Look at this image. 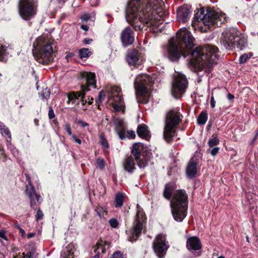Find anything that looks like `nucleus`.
Masks as SVG:
<instances>
[{"label": "nucleus", "mask_w": 258, "mask_h": 258, "mask_svg": "<svg viewBox=\"0 0 258 258\" xmlns=\"http://www.w3.org/2000/svg\"><path fill=\"white\" fill-rule=\"evenodd\" d=\"M194 38L186 28L180 29L176 36L169 40L167 47V57L172 61L179 60L181 56H189V62L195 69L201 70L205 67H210L216 63L218 58L217 47L207 45L204 47L194 46Z\"/></svg>", "instance_id": "1"}, {"label": "nucleus", "mask_w": 258, "mask_h": 258, "mask_svg": "<svg viewBox=\"0 0 258 258\" xmlns=\"http://www.w3.org/2000/svg\"><path fill=\"white\" fill-rule=\"evenodd\" d=\"M163 6L162 0H130L126 9V20L134 24L140 21L154 33L161 32L164 20Z\"/></svg>", "instance_id": "2"}, {"label": "nucleus", "mask_w": 258, "mask_h": 258, "mask_svg": "<svg viewBox=\"0 0 258 258\" xmlns=\"http://www.w3.org/2000/svg\"><path fill=\"white\" fill-rule=\"evenodd\" d=\"M33 46V54L37 62L48 64L53 61L54 50L49 40L40 36L35 40Z\"/></svg>", "instance_id": "3"}, {"label": "nucleus", "mask_w": 258, "mask_h": 258, "mask_svg": "<svg viewBox=\"0 0 258 258\" xmlns=\"http://www.w3.org/2000/svg\"><path fill=\"white\" fill-rule=\"evenodd\" d=\"M203 9H200L195 15L194 24L198 26L200 23H203L204 25L208 26V28L212 27L220 26L222 24L226 21L225 14L221 12L215 11H207L206 14Z\"/></svg>", "instance_id": "4"}, {"label": "nucleus", "mask_w": 258, "mask_h": 258, "mask_svg": "<svg viewBox=\"0 0 258 258\" xmlns=\"http://www.w3.org/2000/svg\"><path fill=\"white\" fill-rule=\"evenodd\" d=\"M187 195L185 190H177L170 202L171 212L174 219L181 222L187 215Z\"/></svg>", "instance_id": "5"}, {"label": "nucleus", "mask_w": 258, "mask_h": 258, "mask_svg": "<svg viewBox=\"0 0 258 258\" xmlns=\"http://www.w3.org/2000/svg\"><path fill=\"white\" fill-rule=\"evenodd\" d=\"M80 78L85 84L81 85L80 91L69 93L68 99L69 102H71L75 105H78L81 102L82 104L84 106L87 102L85 93L90 90L89 87L96 88L95 75L91 72H83L80 73Z\"/></svg>", "instance_id": "6"}, {"label": "nucleus", "mask_w": 258, "mask_h": 258, "mask_svg": "<svg viewBox=\"0 0 258 258\" xmlns=\"http://www.w3.org/2000/svg\"><path fill=\"white\" fill-rule=\"evenodd\" d=\"M152 82V78L146 74L137 76L134 86L136 90L137 99L139 102L146 104L149 101V93L148 88Z\"/></svg>", "instance_id": "7"}, {"label": "nucleus", "mask_w": 258, "mask_h": 258, "mask_svg": "<svg viewBox=\"0 0 258 258\" xmlns=\"http://www.w3.org/2000/svg\"><path fill=\"white\" fill-rule=\"evenodd\" d=\"M182 115L178 109L170 110L166 115L163 135L165 140L170 142L175 134V127L181 121Z\"/></svg>", "instance_id": "8"}, {"label": "nucleus", "mask_w": 258, "mask_h": 258, "mask_svg": "<svg viewBox=\"0 0 258 258\" xmlns=\"http://www.w3.org/2000/svg\"><path fill=\"white\" fill-rule=\"evenodd\" d=\"M37 5L35 0H20L19 13L22 19L29 20L36 14Z\"/></svg>", "instance_id": "9"}, {"label": "nucleus", "mask_w": 258, "mask_h": 258, "mask_svg": "<svg viewBox=\"0 0 258 258\" xmlns=\"http://www.w3.org/2000/svg\"><path fill=\"white\" fill-rule=\"evenodd\" d=\"M187 86V81L182 74H178L172 82V93L173 96L178 98L185 91Z\"/></svg>", "instance_id": "10"}, {"label": "nucleus", "mask_w": 258, "mask_h": 258, "mask_svg": "<svg viewBox=\"0 0 258 258\" xmlns=\"http://www.w3.org/2000/svg\"><path fill=\"white\" fill-rule=\"evenodd\" d=\"M145 219L144 212L141 209H139L137 212L136 221L133 227V230L128 237L130 241L133 242L138 239L143 230V222Z\"/></svg>", "instance_id": "11"}, {"label": "nucleus", "mask_w": 258, "mask_h": 258, "mask_svg": "<svg viewBox=\"0 0 258 258\" xmlns=\"http://www.w3.org/2000/svg\"><path fill=\"white\" fill-rule=\"evenodd\" d=\"M236 35L237 30L233 28L227 29L222 32L220 42L224 48L229 50L235 47Z\"/></svg>", "instance_id": "12"}, {"label": "nucleus", "mask_w": 258, "mask_h": 258, "mask_svg": "<svg viewBox=\"0 0 258 258\" xmlns=\"http://www.w3.org/2000/svg\"><path fill=\"white\" fill-rule=\"evenodd\" d=\"M109 100L112 101L113 107L115 110L117 111H123L124 103L120 87L113 86L111 88V93Z\"/></svg>", "instance_id": "13"}, {"label": "nucleus", "mask_w": 258, "mask_h": 258, "mask_svg": "<svg viewBox=\"0 0 258 258\" xmlns=\"http://www.w3.org/2000/svg\"><path fill=\"white\" fill-rule=\"evenodd\" d=\"M153 247L154 252L159 258L164 257L169 248L165 236L163 234L158 235L154 240Z\"/></svg>", "instance_id": "14"}, {"label": "nucleus", "mask_w": 258, "mask_h": 258, "mask_svg": "<svg viewBox=\"0 0 258 258\" xmlns=\"http://www.w3.org/2000/svg\"><path fill=\"white\" fill-rule=\"evenodd\" d=\"M143 148V145L140 143H135L132 148V152L134 155L138 166L140 168H145L149 161V157L144 154H141V151Z\"/></svg>", "instance_id": "15"}, {"label": "nucleus", "mask_w": 258, "mask_h": 258, "mask_svg": "<svg viewBox=\"0 0 258 258\" xmlns=\"http://www.w3.org/2000/svg\"><path fill=\"white\" fill-rule=\"evenodd\" d=\"M121 40L124 46L131 45L134 42V33L130 27H126L121 33Z\"/></svg>", "instance_id": "16"}, {"label": "nucleus", "mask_w": 258, "mask_h": 258, "mask_svg": "<svg viewBox=\"0 0 258 258\" xmlns=\"http://www.w3.org/2000/svg\"><path fill=\"white\" fill-rule=\"evenodd\" d=\"M199 163V159L195 156L189 161L186 169L187 177L192 178L195 176L198 172L197 166Z\"/></svg>", "instance_id": "17"}, {"label": "nucleus", "mask_w": 258, "mask_h": 258, "mask_svg": "<svg viewBox=\"0 0 258 258\" xmlns=\"http://www.w3.org/2000/svg\"><path fill=\"white\" fill-rule=\"evenodd\" d=\"M126 59L130 66L140 65L142 62L139 53L136 49L129 50L127 51Z\"/></svg>", "instance_id": "18"}, {"label": "nucleus", "mask_w": 258, "mask_h": 258, "mask_svg": "<svg viewBox=\"0 0 258 258\" xmlns=\"http://www.w3.org/2000/svg\"><path fill=\"white\" fill-rule=\"evenodd\" d=\"M114 123L116 132L119 138L121 140L124 139L125 138V122L122 119L117 118L115 119Z\"/></svg>", "instance_id": "19"}, {"label": "nucleus", "mask_w": 258, "mask_h": 258, "mask_svg": "<svg viewBox=\"0 0 258 258\" xmlns=\"http://www.w3.org/2000/svg\"><path fill=\"white\" fill-rule=\"evenodd\" d=\"M186 247L190 251L200 249L202 246L200 239L196 236L188 238L186 241Z\"/></svg>", "instance_id": "20"}, {"label": "nucleus", "mask_w": 258, "mask_h": 258, "mask_svg": "<svg viewBox=\"0 0 258 258\" xmlns=\"http://www.w3.org/2000/svg\"><path fill=\"white\" fill-rule=\"evenodd\" d=\"M190 10L187 7L183 6L177 11V19L179 21L185 22L189 18Z\"/></svg>", "instance_id": "21"}, {"label": "nucleus", "mask_w": 258, "mask_h": 258, "mask_svg": "<svg viewBox=\"0 0 258 258\" xmlns=\"http://www.w3.org/2000/svg\"><path fill=\"white\" fill-rule=\"evenodd\" d=\"M107 247H108V242L102 240L98 241L93 247L94 251L96 253L94 258H99L100 252L104 253Z\"/></svg>", "instance_id": "22"}, {"label": "nucleus", "mask_w": 258, "mask_h": 258, "mask_svg": "<svg viewBox=\"0 0 258 258\" xmlns=\"http://www.w3.org/2000/svg\"><path fill=\"white\" fill-rule=\"evenodd\" d=\"M137 134L141 138L149 141L151 138V135L147 125L144 124H140L137 128Z\"/></svg>", "instance_id": "23"}, {"label": "nucleus", "mask_w": 258, "mask_h": 258, "mask_svg": "<svg viewBox=\"0 0 258 258\" xmlns=\"http://www.w3.org/2000/svg\"><path fill=\"white\" fill-rule=\"evenodd\" d=\"M176 188V185L174 183L169 182L165 186L163 191V196L167 200H171L173 191Z\"/></svg>", "instance_id": "24"}, {"label": "nucleus", "mask_w": 258, "mask_h": 258, "mask_svg": "<svg viewBox=\"0 0 258 258\" xmlns=\"http://www.w3.org/2000/svg\"><path fill=\"white\" fill-rule=\"evenodd\" d=\"M123 167L124 170L129 173H132L135 169V163L132 157H127L124 161Z\"/></svg>", "instance_id": "25"}, {"label": "nucleus", "mask_w": 258, "mask_h": 258, "mask_svg": "<svg viewBox=\"0 0 258 258\" xmlns=\"http://www.w3.org/2000/svg\"><path fill=\"white\" fill-rule=\"evenodd\" d=\"M75 250L74 245L73 244H69L62 251L61 255L63 258H74Z\"/></svg>", "instance_id": "26"}, {"label": "nucleus", "mask_w": 258, "mask_h": 258, "mask_svg": "<svg viewBox=\"0 0 258 258\" xmlns=\"http://www.w3.org/2000/svg\"><path fill=\"white\" fill-rule=\"evenodd\" d=\"M25 192L30 199H33L35 196L37 194L31 181L29 180V184L26 186Z\"/></svg>", "instance_id": "27"}, {"label": "nucleus", "mask_w": 258, "mask_h": 258, "mask_svg": "<svg viewBox=\"0 0 258 258\" xmlns=\"http://www.w3.org/2000/svg\"><path fill=\"white\" fill-rule=\"evenodd\" d=\"M235 47L242 49L246 45V41L244 37H241L238 36V32L237 31V35L235 40Z\"/></svg>", "instance_id": "28"}, {"label": "nucleus", "mask_w": 258, "mask_h": 258, "mask_svg": "<svg viewBox=\"0 0 258 258\" xmlns=\"http://www.w3.org/2000/svg\"><path fill=\"white\" fill-rule=\"evenodd\" d=\"M20 257L18 255L15 256L14 258H37V253L36 252V250L34 248H32L31 250H29L26 254L24 252L22 253H19Z\"/></svg>", "instance_id": "29"}, {"label": "nucleus", "mask_w": 258, "mask_h": 258, "mask_svg": "<svg viewBox=\"0 0 258 258\" xmlns=\"http://www.w3.org/2000/svg\"><path fill=\"white\" fill-rule=\"evenodd\" d=\"M124 194L118 192L115 196V207H120L122 206L124 201Z\"/></svg>", "instance_id": "30"}, {"label": "nucleus", "mask_w": 258, "mask_h": 258, "mask_svg": "<svg viewBox=\"0 0 258 258\" xmlns=\"http://www.w3.org/2000/svg\"><path fill=\"white\" fill-rule=\"evenodd\" d=\"M0 131L3 136H7L9 139H11L10 130L3 123H0Z\"/></svg>", "instance_id": "31"}, {"label": "nucleus", "mask_w": 258, "mask_h": 258, "mask_svg": "<svg viewBox=\"0 0 258 258\" xmlns=\"http://www.w3.org/2000/svg\"><path fill=\"white\" fill-rule=\"evenodd\" d=\"M9 46L6 44H0V61H4L5 60V56L7 54V50Z\"/></svg>", "instance_id": "32"}, {"label": "nucleus", "mask_w": 258, "mask_h": 258, "mask_svg": "<svg viewBox=\"0 0 258 258\" xmlns=\"http://www.w3.org/2000/svg\"><path fill=\"white\" fill-rule=\"evenodd\" d=\"M50 94V90L47 87L43 88L42 90L39 92V96L43 100L47 99L49 97Z\"/></svg>", "instance_id": "33"}, {"label": "nucleus", "mask_w": 258, "mask_h": 258, "mask_svg": "<svg viewBox=\"0 0 258 258\" xmlns=\"http://www.w3.org/2000/svg\"><path fill=\"white\" fill-rule=\"evenodd\" d=\"M208 119V115L206 112H202L198 118V122L200 124H204L206 123Z\"/></svg>", "instance_id": "34"}, {"label": "nucleus", "mask_w": 258, "mask_h": 258, "mask_svg": "<svg viewBox=\"0 0 258 258\" xmlns=\"http://www.w3.org/2000/svg\"><path fill=\"white\" fill-rule=\"evenodd\" d=\"M79 53L81 58H87L92 54L91 51L88 48H82L80 49Z\"/></svg>", "instance_id": "35"}, {"label": "nucleus", "mask_w": 258, "mask_h": 258, "mask_svg": "<svg viewBox=\"0 0 258 258\" xmlns=\"http://www.w3.org/2000/svg\"><path fill=\"white\" fill-rule=\"evenodd\" d=\"M219 139L217 137H215L209 140L208 142V145L209 147L212 148L219 144Z\"/></svg>", "instance_id": "36"}, {"label": "nucleus", "mask_w": 258, "mask_h": 258, "mask_svg": "<svg viewBox=\"0 0 258 258\" xmlns=\"http://www.w3.org/2000/svg\"><path fill=\"white\" fill-rule=\"evenodd\" d=\"M219 148L217 147H209L207 152L210 153L212 156H215L219 152Z\"/></svg>", "instance_id": "37"}, {"label": "nucleus", "mask_w": 258, "mask_h": 258, "mask_svg": "<svg viewBox=\"0 0 258 258\" xmlns=\"http://www.w3.org/2000/svg\"><path fill=\"white\" fill-rule=\"evenodd\" d=\"M251 56V55H249V54H246V53L243 54L239 58V63H245L247 59L250 58Z\"/></svg>", "instance_id": "38"}, {"label": "nucleus", "mask_w": 258, "mask_h": 258, "mask_svg": "<svg viewBox=\"0 0 258 258\" xmlns=\"http://www.w3.org/2000/svg\"><path fill=\"white\" fill-rule=\"evenodd\" d=\"M100 139V143L101 145L103 146V147L105 149H108L109 148V145L103 135H101Z\"/></svg>", "instance_id": "39"}, {"label": "nucleus", "mask_w": 258, "mask_h": 258, "mask_svg": "<svg viewBox=\"0 0 258 258\" xmlns=\"http://www.w3.org/2000/svg\"><path fill=\"white\" fill-rule=\"evenodd\" d=\"M110 258H126V257L119 251L114 252Z\"/></svg>", "instance_id": "40"}, {"label": "nucleus", "mask_w": 258, "mask_h": 258, "mask_svg": "<svg viewBox=\"0 0 258 258\" xmlns=\"http://www.w3.org/2000/svg\"><path fill=\"white\" fill-rule=\"evenodd\" d=\"M109 223L111 227L116 228L118 227V221L115 218H112L109 220Z\"/></svg>", "instance_id": "41"}, {"label": "nucleus", "mask_w": 258, "mask_h": 258, "mask_svg": "<svg viewBox=\"0 0 258 258\" xmlns=\"http://www.w3.org/2000/svg\"><path fill=\"white\" fill-rule=\"evenodd\" d=\"M96 165L100 169H103L105 166V161L103 159H98L96 161Z\"/></svg>", "instance_id": "42"}, {"label": "nucleus", "mask_w": 258, "mask_h": 258, "mask_svg": "<svg viewBox=\"0 0 258 258\" xmlns=\"http://www.w3.org/2000/svg\"><path fill=\"white\" fill-rule=\"evenodd\" d=\"M126 137L129 139H135L136 137L135 132L133 131H127L126 134L125 133Z\"/></svg>", "instance_id": "43"}, {"label": "nucleus", "mask_w": 258, "mask_h": 258, "mask_svg": "<svg viewBox=\"0 0 258 258\" xmlns=\"http://www.w3.org/2000/svg\"><path fill=\"white\" fill-rule=\"evenodd\" d=\"M105 93L103 90L101 91L98 96V101L99 103H101L102 101L105 99Z\"/></svg>", "instance_id": "44"}, {"label": "nucleus", "mask_w": 258, "mask_h": 258, "mask_svg": "<svg viewBox=\"0 0 258 258\" xmlns=\"http://www.w3.org/2000/svg\"><path fill=\"white\" fill-rule=\"evenodd\" d=\"M43 217V214L42 212L40 209H38L37 211L36 215V220L38 221L40 219H42Z\"/></svg>", "instance_id": "45"}, {"label": "nucleus", "mask_w": 258, "mask_h": 258, "mask_svg": "<svg viewBox=\"0 0 258 258\" xmlns=\"http://www.w3.org/2000/svg\"><path fill=\"white\" fill-rule=\"evenodd\" d=\"M48 116L50 119H52L54 117L55 114L51 106L49 107Z\"/></svg>", "instance_id": "46"}, {"label": "nucleus", "mask_w": 258, "mask_h": 258, "mask_svg": "<svg viewBox=\"0 0 258 258\" xmlns=\"http://www.w3.org/2000/svg\"><path fill=\"white\" fill-rule=\"evenodd\" d=\"M96 211L97 212L98 216L100 217L103 216L104 214L106 213V212L104 210H103L101 208H97L96 209Z\"/></svg>", "instance_id": "47"}, {"label": "nucleus", "mask_w": 258, "mask_h": 258, "mask_svg": "<svg viewBox=\"0 0 258 258\" xmlns=\"http://www.w3.org/2000/svg\"><path fill=\"white\" fill-rule=\"evenodd\" d=\"M77 123L82 127H85L89 126V124L87 122L84 121L82 120H78Z\"/></svg>", "instance_id": "48"}, {"label": "nucleus", "mask_w": 258, "mask_h": 258, "mask_svg": "<svg viewBox=\"0 0 258 258\" xmlns=\"http://www.w3.org/2000/svg\"><path fill=\"white\" fill-rule=\"evenodd\" d=\"M66 130L69 135L72 136L73 135L71 132V128L70 127V125L69 123H67L66 125Z\"/></svg>", "instance_id": "49"}, {"label": "nucleus", "mask_w": 258, "mask_h": 258, "mask_svg": "<svg viewBox=\"0 0 258 258\" xmlns=\"http://www.w3.org/2000/svg\"><path fill=\"white\" fill-rule=\"evenodd\" d=\"M81 19L83 21H87L89 20L90 17L88 14H85L81 16Z\"/></svg>", "instance_id": "50"}, {"label": "nucleus", "mask_w": 258, "mask_h": 258, "mask_svg": "<svg viewBox=\"0 0 258 258\" xmlns=\"http://www.w3.org/2000/svg\"><path fill=\"white\" fill-rule=\"evenodd\" d=\"M0 238H2L5 240H8V238L4 231H0Z\"/></svg>", "instance_id": "51"}, {"label": "nucleus", "mask_w": 258, "mask_h": 258, "mask_svg": "<svg viewBox=\"0 0 258 258\" xmlns=\"http://www.w3.org/2000/svg\"><path fill=\"white\" fill-rule=\"evenodd\" d=\"M72 137L75 142L77 143L80 145L82 144L81 140L78 139L75 135H72Z\"/></svg>", "instance_id": "52"}, {"label": "nucleus", "mask_w": 258, "mask_h": 258, "mask_svg": "<svg viewBox=\"0 0 258 258\" xmlns=\"http://www.w3.org/2000/svg\"><path fill=\"white\" fill-rule=\"evenodd\" d=\"M216 101L214 100V96H212L211 98V102L210 105L212 108H214L215 107Z\"/></svg>", "instance_id": "53"}, {"label": "nucleus", "mask_w": 258, "mask_h": 258, "mask_svg": "<svg viewBox=\"0 0 258 258\" xmlns=\"http://www.w3.org/2000/svg\"><path fill=\"white\" fill-rule=\"evenodd\" d=\"M30 206L31 207V208H32L33 209H35V200H34V198H33V199H30Z\"/></svg>", "instance_id": "54"}, {"label": "nucleus", "mask_w": 258, "mask_h": 258, "mask_svg": "<svg viewBox=\"0 0 258 258\" xmlns=\"http://www.w3.org/2000/svg\"><path fill=\"white\" fill-rule=\"evenodd\" d=\"M92 39L85 38L83 40V42L86 44H89L92 41Z\"/></svg>", "instance_id": "55"}, {"label": "nucleus", "mask_w": 258, "mask_h": 258, "mask_svg": "<svg viewBox=\"0 0 258 258\" xmlns=\"http://www.w3.org/2000/svg\"><path fill=\"white\" fill-rule=\"evenodd\" d=\"M35 197L36 198V200L38 202L41 203L42 202V199L41 198V196L38 194H36Z\"/></svg>", "instance_id": "56"}, {"label": "nucleus", "mask_w": 258, "mask_h": 258, "mask_svg": "<svg viewBox=\"0 0 258 258\" xmlns=\"http://www.w3.org/2000/svg\"><path fill=\"white\" fill-rule=\"evenodd\" d=\"M86 99L87 100L86 103H88L89 105L91 104L93 101V99L92 97H88V99L86 98Z\"/></svg>", "instance_id": "57"}, {"label": "nucleus", "mask_w": 258, "mask_h": 258, "mask_svg": "<svg viewBox=\"0 0 258 258\" xmlns=\"http://www.w3.org/2000/svg\"><path fill=\"white\" fill-rule=\"evenodd\" d=\"M81 28L85 31H87L89 29V27L87 25H82L81 26Z\"/></svg>", "instance_id": "58"}, {"label": "nucleus", "mask_w": 258, "mask_h": 258, "mask_svg": "<svg viewBox=\"0 0 258 258\" xmlns=\"http://www.w3.org/2000/svg\"><path fill=\"white\" fill-rule=\"evenodd\" d=\"M17 227L19 228L20 232L21 233L22 236H23L25 233V231L22 228H21L19 225H17Z\"/></svg>", "instance_id": "59"}, {"label": "nucleus", "mask_w": 258, "mask_h": 258, "mask_svg": "<svg viewBox=\"0 0 258 258\" xmlns=\"http://www.w3.org/2000/svg\"><path fill=\"white\" fill-rule=\"evenodd\" d=\"M227 98L229 100H231L234 99V96L232 94L229 93L227 95Z\"/></svg>", "instance_id": "60"}, {"label": "nucleus", "mask_w": 258, "mask_h": 258, "mask_svg": "<svg viewBox=\"0 0 258 258\" xmlns=\"http://www.w3.org/2000/svg\"><path fill=\"white\" fill-rule=\"evenodd\" d=\"M34 235H35V233H30L28 234L27 237H28V238H30L33 237Z\"/></svg>", "instance_id": "61"}, {"label": "nucleus", "mask_w": 258, "mask_h": 258, "mask_svg": "<svg viewBox=\"0 0 258 258\" xmlns=\"http://www.w3.org/2000/svg\"><path fill=\"white\" fill-rule=\"evenodd\" d=\"M12 250L13 252H15L18 250V248L16 247H14L12 248Z\"/></svg>", "instance_id": "62"}, {"label": "nucleus", "mask_w": 258, "mask_h": 258, "mask_svg": "<svg viewBox=\"0 0 258 258\" xmlns=\"http://www.w3.org/2000/svg\"><path fill=\"white\" fill-rule=\"evenodd\" d=\"M26 179H27V181H28V182H29V180L30 181H31V180H30V177L28 176V174H26Z\"/></svg>", "instance_id": "63"}, {"label": "nucleus", "mask_w": 258, "mask_h": 258, "mask_svg": "<svg viewBox=\"0 0 258 258\" xmlns=\"http://www.w3.org/2000/svg\"><path fill=\"white\" fill-rule=\"evenodd\" d=\"M0 258H5L4 255L0 252Z\"/></svg>", "instance_id": "64"}]
</instances>
